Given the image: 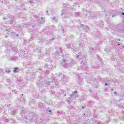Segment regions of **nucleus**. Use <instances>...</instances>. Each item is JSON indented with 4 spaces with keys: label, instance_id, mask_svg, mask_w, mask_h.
I'll return each mask as SVG.
<instances>
[{
    "label": "nucleus",
    "instance_id": "nucleus-1",
    "mask_svg": "<svg viewBox=\"0 0 124 124\" xmlns=\"http://www.w3.org/2000/svg\"><path fill=\"white\" fill-rule=\"evenodd\" d=\"M18 70H19V68L17 67H16L15 69L14 70V72L15 73H16V72H17Z\"/></svg>",
    "mask_w": 124,
    "mask_h": 124
},
{
    "label": "nucleus",
    "instance_id": "nucleus-2",
    "mask_svg": "<svg viewBox=\"0 0 124 124\" xmlns=\"http://www.w3.org/2000/svg\"><path fill=\"white\" fill-rule=\"evenodd\" d=\"M5 71L7 72V73H9L10 72V70L6 69Z\"/></svg>",
    "mask_w": 124,
    "mask_h": 124
},
{
    "label": "nucleus",
    "instance_id": "nucleus-3",
    "mask_svg": "<svg viewBox=\"0 0 124 124\" xmlns=\"http://www.w3.org/2000/svg\"><path fill=\"white\" fill-rule=\"evenodd\" d=\"M6 18H5V17L3 18V20H6Z\"/></svg>",
    "mask_w": 124,
    "mask_h": 124
},
{
    "label": "nucleus",
    "instance_id": "nucleus-4",
    "mask_svg": "<svg viewBox=\"0 0 124 124\" xmlns=\"http://www.w3.org/2000/svg\"><path fill=\"white\" fill-rule=\"evenodd\" d=\"M77 93V91H76L75 92V93Z\"/></svg>",
    "mask_w": 124,
    "mask_h": 124
},
{
    "label": "nucleus",
    "instance_id": "nucleus-5",
    "mask_svg": "<svg viewBox=\"0 0 124 124\" xmlns=\"http://www.w3.org/2000/svg\"><path fill=\"white\" fill-rule=\"evenodd\" d=\"M122 15H124V13H122Z\"/></svg>",
    "mask_w": 124,
    "mask_h": 124
},
{
    "label": "nucleus",
    "instance_id": "nucleus-6",
    "mask_svg": "<svg viewBox=\"0 0 124 124\" xmlns=\"http://www.w3.org/2000/svg\"><path fill=\"white\" fill-rule=\"evenodd\" d=\"M105 85V86H107V83H106Z\"/></svg>",
    "mask_w": 124,
    "mask_h": 124
}]
</instances>
